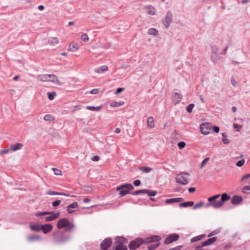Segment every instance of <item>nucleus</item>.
Listing matches in <instances>:
<instances>
[{"label":"nucleus","mask_w":250,"mask_h":250,"mask_svg":"<svg viewBox=\"0 0 250 250\" xmlns=\"http://www.w3.org/2000/svg\"><path fill=\"white\" fill-rule=\"evenodd\" d=\"M220 197V194H217L208 199V203L206 205V208L211 207L213 208H218L222 207L225 202L230 199V197L227 193L222 194L220 200H218Z\"/></svg>","instance_id":"1"},{"label":"nucleus","mask_w":250,"mask_h":250,"mask_svg":"<svg viewBox=\"0 0 250 250\" xmlns=\"http://www.w3.org/2000/svg\"><path fill=\"white\" fill-rule=\"evenodd\" d=\"M57 226L59 229L65 228L66 231H69L74 228L73 224L70 222L69 221L65 218L60 219L58 222Z\"/></svg>","instance_id":"2"},{"label":"nucleus","mask_w":250,"mask_h":250,"mask_svg":"<svg viewBox=\"0 0 250 250\" xmlns=\"http://www.w3.org/2000/svg\"><path fill=\"white\" fill-rule=\"evenodd\" d=\"M39 80L43 82H52L59 84L57 77L54 74H43L38 76Z\"/></svg>","instance_id":"3"},{"label":"nucleus","mask_w":250,"mask_h":250,"mask_svg":"<svg viewBox=\"0 0 250 250\" xmlns=\"http://www.w3.org/2000/svg\"><path fill=\"white\" fill-rule=\"evenodd\" d=\"M133 187L131 184L122 185L116 188V190L120 191L121 197H123L130 193V191L133 190Z\"/></svg>","instance_id":"4"},{"label":"nucleus","mask_w":250,"mask_h":250,"mask_svg":"<svg viewBox=\"0 0 250 250\" xmlns=\"http://www.w3.org/2000/svg\"><path fill=\"white\" fill-rule=\"evenodd\" d=\"M188 176L189 174L188 173L181 172L176 175L175 180L177 183L185 185L188 183Z\"/></svg>","instance_id":"5"},{"label":"nucleus","mask_w":250,"mask_h":250,"mask_svg":"<svg viewBox=\"0 0 250 250\" xmlns=\"http://www.w3.org/2000/svg\"><path fill=\"white\" fill-rule=\"evenodd\" d=\"M211 50L210 59L212 62L216 63L219 60V55L220 53L219 48L215 45H211Z\"/></svg>","instance_id":"6"},{"label":"nucleus","mask_w":250,"mask_h":250,"mask_svg":"<svg viewBox=\"0 0 250 250\" xmlns=\"http://www.w3.org/2000/svg\"><path fill=\"white\" fill-rule=\"evenodd\" d=\"M143 243L145 244L144 240L140 238H137L129 243L128 247L130 250H134L139 248L140 246Z\"/></svg>","instance_id":"7"},{"label":"nucleus","mask_w":250,"mask_h":250,"mask_svg":"<svg viewBox=\"0 0 250 250\" xmlns=\"http://www.w3.org/2000/svg\"><path fill=\"white\" fill-rule=\"evenodd\" d=\"M212 127L211 125L208 123H202L200 125V129L201 133L207 135L209 133V131Z\"/></svg>","instance_id":"8"},{"label":"nucleus","mask_w":250,"mask_h":250,"mask_svg":"<svg viewBox=\"0 0 250 250\" xmlns=\"http://www.w3.org/2000/svg\"><path fill=\"white\" fill-rule=\"evenodd\" d=\"M179 238V236L177 234H171L168 235L165 241V244L166 245L171 243L177 241Z\"/></svg>","instance_id":"9"},{"label":"nucleus","mask_w":250,"mask_h":250,"mask_svg":"<svg viewBox=\"0 0 250 250\" xmlns=\"http://www.w3.org/2000/svg\"><path fill=\"white\" fill-rule=\"evenodd\" d=\"M112 243L111 239L110 238H106L104 239L101 244V248L102 249L105 250H107L111 246Z\"/></svg>","instance_id":"10"},{"label":"nucleus","mask_w":250,"mask_h":250,"mask_svg":"<svg viewBox=\"0 0 250 250\" xmlns=\"http://www.w3.org/2000/svg\"><path fill=\"white\" fill-rule=\"evenodd\" d=\"M60 214V212L59 211L56 212H52V213L50 214L49 216H47L45 218V221L50 222L53 221L57 218L59 216Z\"/></svg>","instance_id":"11"},{"label":"nucleus","mask_w":250,"mask_h":250,"mask_svg":"<svg viewBox=\"0 0 250 250\" xmlns=\"http://www.w3.org/2000/svg\"><path fill=\"white\" fill-rule=\"evenodd\" d=\"M53 229V226L50 224H45L42 225L41 230L44 234H47L51 231Z\"/></svg>","instance_id":"12"},{"label":"nucleus","mask_w":250,"mask_h":250,"mask_svg":"<svg viewBox=\"0 0 250 250\" xmlns=\"http://www.w3.org/2000/svg\"><path fill=\"white\" fill-rule=\"evenodd\" d=\"M172 21V15L170 12H168L166 16L165 21L164 23L165 26L167 28L169 27Z\"/></svg>","instance_id":"13"},{"label":"nucleus","mask_w":250,"mask_h":250,"mask_svg":"<svg viewBox=\"0 0 250 250\" xmlns=\"http://www.w3.org/2000/svg\"><path fill=\"white\" fill-rule=\"evenodd\" d=\"M108 66L104 65L94 69V72L99 74H104L108 70Z\"/></svg>","instance_id":"14"},{"label":"nucleus","mask_w":250,"mask_h":250,"mask_svg":"<svg viewBox=\"0 0 250 250\" xmlns=\"http://www.w3.org/2000/svg\"><path fill=\"white\" fill-rule=\"evenodd\" d=\"M161 238L158 235H153L150 237L146 238L144 239L145 244L149 243L154 242H158Z\"/></svg>","instance_id":"15"},{"label":"nucleus","mask_w":250,"mask_h":250,"mask_svg":"<svg viewBox=\"0 0 250 250\" xmlns=\"http://www.w3.org/2000/svg\"><path fill=\"white\" fill-rule=\"evenodd\" d=\"M78 49V44L74 42L70 43L68 48V50L71 51L72 52H75L77 51Z\"/></svg>","instance_id":"16"},{"label":"nucleus","mask_w":250,"mask_h":250,"mask_svg":"<svg viewBox=\"0 0 250 250\" xmlns=\"http://www.w3.org/2000/svg\"><path fill=\"white\" fill-rule=\"evenodd\" d=\"M184 200L183 198H174L167 199L165 201V203L167 204H171L174 203L181 202Z\"/></svg>","instance_id":"17"},{"label":"nucleus","mask_w":250,"mask_h":250,"mask_svg":"<svg viewBox=\"0 0 250 250\" xmlns=\"http://www.w3.org/2000/svg\"><path fill=\"white\" fill-rule=\"evenodd\" d=\"M243 199L241 196L235 195L231 199V203L232 204L236 205L242 202Z\"/></svg>","instance_id":"18"},{"label":"nucleus","mask_w":250,"mask_h":250,"mask_svg":"<svg viewBox=\"0 0 250 250\" xmlns=\"http://www.w3.org/2000/svg\"><path fill=\"white\" fill-rule=\"evenodd\" d=\"M23 147V145L21 143H16L13 145L10 146V148L11 151H16L18 150L21 149Z\"/></svg>","instance_id":"19"},{"label":"nucleus","mask_w":250,"mask_h":250,"mask_svg":"<svg viewBox=\"0 0 250 250\" xmlns=\"http://www.w3.org/2000/svg\"><path fill=\"white\" fill-rule=\"evenodd\" d=\"M78 207V203L76 202H73L72 204L68 205L67 207V210L69 213H72L74 212L73 208H76Z\"/></svg>","instance_id":"20"},{"label":"nucleus","mask_w":250,"mask_h":250,"mask_svg":"<svg viewBox=\"0 0 250 250\" xmlns=\"http://www.w3.org/2000/svg\"><path fill=\"white\" fill-rule=\"evenodd\" d=\"M217 240V238L216 237H213L212 238H209L208 240L203 242L202 243V247H205L208 245H210L215 242Z\"/></svg>","instance_id":"21"},{"label":"nucleus","mask_w":250,"mask_h":250,"mask_svg":"<svg viewBox=\"0 0 250 250\" xmlns=\"http://www.w3.org/2000/svg\"><path fill=\"white\" fill-rule=\"evenodd\" d=\"M41 227L42 225L37 224H30L29 225V228L31 230L34 231H40L41 230Z\"/></svg>","instance_id":"22"},{"label":"nucleus","mask_w":250,"mask_h":250,"mask_svg":"<svg viewBox=\"0 0 250 250\" xmlns=\"http://www.w3.org/2000/svg\"><path fill=\"white\" fill-rule=\"evenodd\" d=\"M127 243L126 239L123 237H118L115 240L116 246L117 245H124Z\"/></svg>","instance_id":"23"},{"label":"nucleus","mask_w":250,"mask_h":250,"mask_svg":"<svg viewBox=\"0 0 250 250\" xmlns=\"http://www.w3.org/2000/svg\"><path fill=\"white\" fill-rule=\"evenodd\" d=\"M146 9L148 14L153 16L156 15V9L152 6H147L146 7Z\"/></svg>","instance_id":"24"},{"label":"nucleus","mask_w":250,"mask_h":250,"mask_svg":"<svg viewBox=\"0 0 250 250\" xmlns=\"http://www.w3.org/2000/svg\"><path fill=\"white\" fill-rule=\"evenodd\" d=\"M182 99L181 96L178 93H174L172 96L173 101L175 104H177L181 101Z\"/></svg>","instance_id":"25"},{"label":"nucleus","mask_w":250,"mask_h":250,"mask_svg":"<svg viewBox=\"0 0 250 250\" xmlns=\"http://www.w3.org/2000/svg\"><path fill=\"white\" fill-rule=\"evenodd\" d=\"M59 40L56 37L50 38L48 41V43L51 45H56L59 43Z\"/></svg>","instance_id":"26"},{"label":"nucleus","mask_w":250,"mask_h":250,"mask_svg":"<svg viewBox=\"0 0 250 250\" xmlns=\"http://www.w3.org/2000/svg\"><path fill=\"white\" fill-rule=\"evenodd\" d=\"M147 124L148 127L150 128H153L154 127V122L153 118L152 117H149L147 119Z\"/></svg>","instance_id":"27"},{"label":"nucleus","mask_w":250,"mask_h":250,"mask_svg":"<svg viewBox=\"0 0 250 250\" xmlns=\"http://www.w3.org/2000/svg\"><path fill=\"white\" fill-rule=\"evenodd\" d=\"M27 239L29 241L32 242L34 241H39L41 240V237L39 235H30L28 236Z\"/></svg>","instance_id":"28"},{"label":"nucleus","mask_w":250,"mask_h":250,"mask_svg":"<svg viewBox=\"0 0 250 250\" xmlns=\"http://www.w3.org/2000/svg\"><path fill=\"white\" fill-rule=\"evenodd\" d=\"M193 204L194 202L193 201L187 202L180 204L179 207L181 208H187L188 207H191L193 206Z\"/></svg>","instance_id":"29"},{"label":"nucleus","mask_w":250,"mask_h":250,"mask_svg":"<svg viewBox=\"0 0 250 250\" xmlns=\"http://www.w3.org/2000/svg\"><path fill=\"white\" fill-rule=\"evenodd\" d=\"M52 213V211H41L37 212L35 213V216L40 217L42 216L46 215Z\"/></svg>","instance_id":"30"},{"label":"nucleus","mask_w":250,"mask_h":250,"mask_svg":"<svg viewBox=\"0 0 250 250\" xmlns=\"http://www.w3.org/2000/svg\"><path fill=\"white\" fill-rule=\"evenodd\" d=\"M148 34L153 36H157L158 34V31L155 28H150L148 30Z\"/></svg>","instance_id":"31"},{"label":"nucleus","mask_w":250,"mask_h":250,"mask_svg":"<svg viewBox=\"0 0 250 250\" xmlns=\"http://www.w3.org/2000/svg\"><path fill=\"white\" fill-rule=\"evenodd\" d=\"M124 104V102H114L110 104V105L113 107H119L122 105Z\"/></svg>","instance_id":"32"},{"label":"nucleus","mask_w":250,"mask_h":250,"mask_svg":"<svg viewBox=\"0 0 250 250\" xmlns=\"http://www.w3.org/2000/svg\"><path fill=\"white\" fill-rule=\"evenodd\" d=\"M204 237H205V235L204 234H202V235H200L197 236L196 237H194L192 238L191 239V242L192 243L195 242L197 241L198 240H201Z\"/></svg>","instance_id":"33"},{"label":"nucleus","mask_w":250,"mask_h":250,"mask_svg":"<svg viewBox=\"0 0 250 250\" xmlns=\"http://www.w3.org/2000/svg\"><path fill=\"white\" fill-rule=\"evenodd\" d=\"M102 108V106H87L86 107V108L92 111H99L101 108Z\"/></svg>","instance_id":"34"},{"label":"nucleus","mask_w":250,"mask_h":250,"mask_svg":"<svg viewBox=\"0 0 250 250\" xmlns=\"http://www.w3.org/2000/svg\"><path fill=\"white\" fill-rule=\"evenodd\" d=\"M126 246L124 245H117L116 246L115 250H127Z\"/></svg>","instance_id":"35"},{"label":"nucleus","mask_w":250,"mask_h":250,"mask_svg":"<svg viewBox=\"0 0 250 250\" xmlns=\"http://www.w3.org/2000/svg\"><path fill=\"white\" fill-rule=\"evenodd\" d=\"M222 141L224 144H228L229 143V140L227 138V136L226 135L225 133H222Z\"/></svg>","instance_id":"36"},{"label":"nucleus","mask_w":250,"mask_h":250,"mask_svg":"<svg viewBox=\"0 0 250 250\" xmlns=\"http://www.w3.org/2000/svg\"><path fill=\"white\" fill-rule=\"evenodd\" d=\"M46 194H48V195H62V192H58L53 191H47Z\"/></svg>","instance_id":"37"},{"label":"nucleus","mask_w":250,"mask_h":250,"mask_svg":"<svg viewBox=\"0 0 250 250\" xmlns=\"http://www.w3.org/2000/svg\"><path fill=\"white\" fill-rule=\"evenodd\" d=\"M47 95L48 98L50 100H53L56 96V94L55 92H49L47 93Z\"/></svg>","instance_id":"38"},{"label":"nucleus","mask_w":250,"mask_h":250,"mask_svg":"<svg viewBox=\"0 0 250 250\" xmlns=\"http://www.w3.org/2000/svg\"><path fill=\"white\" fill-rule=\"evenodd\" d=\"M147 191L146 189H142V190H139L135 191L133 193H132L133 195H137L141 193H146Z\"/></svg>","instance_id":"39"},{"label":"nucleus","mask_w":250,"mask_h":250,"mask_svg":"<svg viewBox=\"0 0 250 250\" xmlns=\"http://www.w3.org/2000/svg\"><path fill=\"white\" fill-rule=\"evenodd\" d=\"M81 39L84 42H87L88 40H89V38L87 36V34H85V33H83V34L81 36Z\"/></svg>","instance_id":"40"},{"label":"nucleus","mask_w":250,"mask_h":250,"mask_svg":"<svg viewBox=\"0 0 250 250\" xmlns=\"http://www.w3.org/2000/svg\"><path fill=\"white\" fill-rule=\"evenodd\" d=\"M52 170L54 172V174L56 175H62V172L61 170L56 168H52Z\"/></svg>","instance_id":"41"},{"label":"nucleus","mask_w":250,"mask_h":250,"mask_svg":"<svg viewBox=\"0 0 250 250\" xmlns=\"http://www.w3.org/2000/svg\"><path fill=\"white\" fill-rule=\"evenodd\" d=\"M159 245H160L159 243H157V244L151 245L148 246V249L149 250H154L157 249L159 247Z\"/></svg>","instance_id":"42"},{"label":"nucleus","mask_w":250,"mask_h":250,"mask_svg":"<svg viewBox=\"0 0 250 250\" xmlns=\"http://www.w3.org/2000/svg\"><path fill=\"white\" fill-rule=\"evenodd\" d=\"M11 151L10 148L0 150V156L7 154Z\"/></svg>","instance_id":"43"},{"label":"nucleus","mask_w":250,"mask_h":250,"mask_svg":"<svg viewBox=\"0 0 250 250\" xmlns=\"http://www.w3.org/2000/svg\"><path fill=\"white\" fill-rule=\"evenodd\" d=\"M146 193L150 197L154 196L156 195L157 192L156 191H149V190L146 189Z\"/></svg>","instance_id":"44"},{"label":"nucleus","mask_w":250,"mask_h":250,"mask_svg":"<svg viewBox=\"0 0 250 250\" xmlns=\"http://www.w3.org/2000/svg\"><path fill=\"white\" fill-rule=\"evenodd\" d=\"M245 159H242V160L238 161L236 163V166H237L238 167H241L242 166H243L244 165V164H245Z\"/></svg>","instance_id":"45"},{"label":"nucleus","mask_w":250,"mask_h":250,"mask_svg":"<svg viewBox=\"0 0 250 250\" xmlns=\"http://www.w3.org/2000/svg\"><path fill=\"white\" fill-rule=\"evenodd\" d=\"M141 169L143 172H145V173H148L151 170V168H150L149 167H141Z\"/></svg>","instance_id":"46"},{"label":"nucleus","mask_w":250,"mask_h":250,"mask_svg":"<svg viewBox=\"0 0 250 250\" xmlns=\"http://www.w3.org/2000/svg\"><path fill=\"white\" fill-rule=\"evenodd\" d=\"M194 106V104H189L187 107V110L189 113H191L192 111L193 108Z\"/></svg>","instance_id":"47"},{"label":"nucleus","mask_w":250,"mask_h":250,"mask_svg":"<svg viewBox=\"0 0 250 250\" xmlns=\"http://www.w3.org/2000/svg\"><path fill=\"white\" fill-rule=\"evenodd\" d=\"M250 190V181L249 183V185L245 186L243 188L242 191L244 193H247L248 191Z\"/></svg>","instance_id":"48"},{"label":"nucleus","mask_w":250,"mask_h":250,"mask_svg":"<svg viewBox=\"0 0 250 250\" xmlns=\"http://www.w3.org/2000/svg\"><path fill=\"white\" fill-rule=\"evenodd\" d=\"M209 160V158H206L201 163V168L203 167Z\"/></svg>","instance_id":"49"},{"label":"nucleus","mask_w":250,"mask_h":250,"mask_svg":"<svg viewBox=\"0 0 250 250\" xmlns=\"http://www.w3.org/2000/svg\"><path fill=\"white\" fill-rule=\"evenodd\" d=\"M45 121H52L53 120V117L50 115H45L43 118Z\"/></svg>","instance_id":"50"},{"label":"nucleus","mask_w":250,"mask_h":250,"mask_svg":"<svg viewBox=\"0 0 250 250\" xmlns=\"http://www.w3.org/2000/svg\"><path fill=\"white\" fill-rule=\"evenodd\" d=\"M230 82H231V84L233 85V86H234V87H237V83L234 78L232 77L231 78Z\"/></svg>","instance_id":"51"},{"label":"nucleus","mask_w":250,"mask_h":250,"mask_svg":"<svg viewBox=\"0 0 250 250\" xmlns=\"http://www.w3.org/2000/svg\"><path fill=\"white\" fill-rule=\"evenodd\" d=\"M204 203L203 202H200L199 203H197L195 204V205L193 207V209H196L202 207L204 205Z\"/></svg>","instance_id":"52"},{"label":"nucleus","mask_w":250,"mask_h":250,"mask_svg":"<svg viewBox=\"0 0 250 250\" xmlns=\"http://www.w3.org/2000/svg\"><path fill=\"white\" fill-rule=\"evenodd\" d=\"M186 146V143L184 142H180L178 144V146L180 149L183 148Z\"/></svg>","instance_id":"53"},{"label":"nucleus","mask_w":250,"mask_h":250,"mask_svg":"<svg viewBox=\"0 0 250 250\" xmlns=\"http://www.w3.org/2000/svg\"><path fill=\"white\" fill-rule=\"evenodd\" d=\"M233 127L234 129H236L237 131H239V130L241 128L242 126L237 124H234L233 125Z\"/></svg>","instance_id":"54"},{"label":"nucleus","mask_w":250,"mask_h":250,"mask_svg":"<svg viewBox=\"0 0 250 250\" xmlns=\"http://www.w3.org/2000/svg\"><path fill=\"white\" fill-rule=\"evenodd\" d=\"M61 202V201L60 200H56L52 203V205L53 207H56L58 206Z\"/></svg>","instance_id":"55"},{"label":"nucleus","mask_w":250,"mask_h":250,"mask_svg":"<svg viewBox=\"0 0 250 250\" xmlns=\"http://www.w3.org/2000/svg\"><path fill=\"white\" fill-rule=\"evenodd\" d=\"M84 188V190L86 192H89V193L91 192L93 190L92 188L91 187H89L88 186H85Z\"/></svg>","instance_id":"56"},{"label":"nucleus","mask_w":250,"mask_h":250,"mask_svg":"<svg viewBox=\"0 0 250 250\" xmlns=\"http://www.w3.org/2000/svg\"><path fill=\"white\" fill-rule=\"evenodd\" d=\"M124 90V88H121V87L118 88L117 89L116 91H115V94L116 95H118Z\"/></svg>","instance_id":"57"},{"label":"nucleus","mask_w":250,"mask_h":250,"mask_svg":"<svg viewBox=\"0 0 250 250\" xmlns=\"http://www.w3.org/2000/svg\"><path fill=\"white\" fill-rule=\"evenodd\" d=\"M228 48H229L228 46H226L225 47V48L222 51V52H221L220 54L223 55H226Z\"/></svg>","instance_id":"58"},{"label":"nucleus","mask_w":250,"mask_h":250,"mask_svg":"<svg viewBox=\"0 0 250 250\" xmlns=\"http://www.w3.org/2000/svg\"><path fill=\"white\" fill-rule=\"evenodd\" d=\"M228 48H229L228 46H226L225 47V48L222 51V52H221L220 54L223 55H226Z\"/></svg>","instance_id":"59"},{"label":"nucleus","mask_w":250,"mask_h":250,"mask_svg":"<svg viewBox=\"0 0 250 250\" xmlns=\"http://www.w3.org/2000/svg\"><path fill=\"white\" fill-rule=\"evenodd\" d=\"M141 184L140 180H136L134 181L133 184L135 186H139Z\"/></svg>","instance_id":"60"},{"label":"nucleus","mask_w":250,"mask_h":250,"mask_svg":"<svg viewBox=\"0 0 250 250\" xmlns=\"http://www.w3.org/2000/svg\"><path fill=\"white\" fill-rule=\"evenodd\" d=\"M99 92L98 89H94L90 91V93L91 94H96Z\"/></svg>","instance_id":"61"},{"label":"nucleus","mask_w":250,"mask_h":250,"mask_svg":"<svg viewBox=\"0 0 250 250\" xmlns=\"http://www.w3.org/2000/svg\"><path fill=\"white\" fill-rule=\"evenodd\" d=\"M213 130L216 133H218L219 132L220 128L218 126H214L213 127Z\"/></svg>","instance_id":"62"},{"label":"nucleus","mask_w":250,"mask_h":250,"mask_svg":"<svg viewBox=\"0 0 250 250\" xmlns=\"http://www.w3.org/2000/svg\"><path fill=\"white\" fill-rule=\"evenodd\" d=\"M250 177V174H245L244 175L242 178V180H245L247 179H248Z\"/></svg>","instance_id":"63"},{"label":"nucleus","mask_w":250,"mask_h":250,"mask_svg":"<svg viewBox=\"0 0 250 250\" xmlns=\"http://www.w3.org/2000/svg\"><path fill=\"white\" fill-rule=\"evenodd\" d=\"M92 160L94 162H97L99 160V157L98 156H94L92 157Z\"/></svg>","instance_id":"64"}]
</instances>
